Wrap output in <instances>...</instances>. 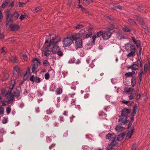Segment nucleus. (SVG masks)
Instances as JSON below:
<instances>
[{"label":"nucleus","mask_w":150,"mask_h":150,"mask_svg":"<svg viewBox=\"0 0 150 150\" xmlns=\"http://www.w3.org/2000/svg\"><path fill=\"white\" fill-rule=\"evenodd\" d=\"M125 48L127 52H130L127 55L128 57H133L135 56L136 50L133 45L128 43L125 45Z\"/></svg>","instance_id":"nucleus-1"},{"label":"nucleus","mask_w":150,"mask_h":150,"mask_svg":"<svg viewBox=\"0 0 150 150\" xmlns=\"http://www.w3.org/2000/svg\"><path fill=\"white\" fill-rule=\"evenodd\" d=\"M51 49V51L54 54H57L60 57H62L63 55V53L61 50L60 47L57 45L56 44H54Z\"/></svg>","instance_id":"nucleus-2"},{"label":"nucleus","mask_w":150,"mask_h":150,"mask_svg":"<svg viewBox=\"0 0 150 150\" xmlns=\"http://www.w3.org/2000/svg\"><path fill=\"white\" fill-rule=\"evenodd\" d=\"M33 64L32 69V72L33 73L36 74L37 72V69L38 68V64L40 63V62L39 61L38 59L36 58H34L33 59Z\"/></svg>","instance_id":"nucleus-3"},{"label":"nucleus","mask_w":150,"mask_h":150,"mask_svg":"<svg viewBox=\"0 0 150 150\" xmlns=\"http://www.w3.org/2000/svg\"><path fill=\"white\" fill-rule=\"evenodd\" d=\"M50 38L51 42L49 44V45H52L54 44H57L61 41V38L59 37H57L55 35L53 34L50 35Z\"/></svg>","instance_id":"nucleus-4"},{"label":"nucleus","mask_w":150,"mask_h":150,"mask_svg":"<svg viewBox=\"0 0 150 150\" xmlns=\"http://www.w3.org/2000/svg\"><path fill=\"white\" fill-rule=\"evenodd\" d=\"M112 34V33L110 32V30L107 28L103 32V38L104 40H107L111 37Z\"/></svg>","instance_id":"nucleus-5"},{"label":"nucleus","mask_w":150,"mask_h":150,"mask_svg":"<svg viewBox=\"0 0 150 150\" xmlns=\"http://www.w3.org/2000/svg\"><path fill=\"white\" fill-rule=\"evenodd\" d=\"M130 112V110L127 108H124L121 111V115L123 117H125V118H127Z\"/></svg>","instance_id":"nucleus-6"},{"label":"nucleus","mask_w":150,"mask_h":150,"mask_svg":"<svg viewBox=\"0 0 150 150\" xmlns=\"http://www.w3.org/2000/svg\"><path fill=\"white\" fill-rule=\"evenodd\" d=\"M127 118H125V117L120 116V118L118 120V123L119 125H127L129 122V120H127Z\"/></svg>","instance_id":"nucleus-7"},{"label":"nucleus","mask_w":150,"mask_h":150,"mask_svg":"<svg viewBox=\"0 0 150 150\" xmlns=\"http://www.w3.org/2000/svg\"><path fill=\"white\" fill-rule=\"evenodd\" d=\"M72 42L73 40L70 38L67 37L63 40V45L65 47L69 46L71 45Z\"/></svg>","instance_id":"nucleus-8"},{"label":"nucleus","mask_w":150,"mask_h":150,"mask_svg":"<svg viewBox=\"0 0 150 150\" xmlns=\"http://www.w3.org/2000/svg\"><path fill=\"white\" fill-rule=\"evenodd\" d=\"M106 138L112 141H117L115 140L116 136L113 134L108 133L106 135Z\"/></svg>","instance_id":"nucleus-9"},{"label":"nucleus","mask_w":150,"mask_h":150,"mask_svg":"<svg viewBox=\"0 0 150 150\" xmlns=\"http://www.w3.org/2000/svg\"><path fill=\"white\" fill-rule=\"evenodd\" d=\"M13 74L15 78H17L18 77L20 74V68L18 65L14 68Z\"/></svg>","instance_id":"nucleus-10"},{"label":"nucleus","mask_w":150,"mask_h":150,"mask_svg":"<svg viewBox=\"0 0 150 150\" xmlns=\"http://www.w3.org/2000/svg\"><path fill=\"white\" fill-rule=\"evenodd\" d=\"M13 16L12 14H11L9 13H8L7 14L6 18V25H8V23L10 22H13L14 21L13 18Z\"/></svg>","instance_id":"nucleus-11"},{"label":"nucleus","mask_w":150,"mask_h":150,"mask_svg":"<svg viewBox=\"0 0 150 150\" xmlns=\"http://www.w3.org/2000/svg\"><path fill=\"white\" fill-rule=\"evenodd\" d=\"M103 32L102 31H100L97 32V35H94L92 37L93 42H94L96 40V39L97 38L100 37L101 36H102L103 37Z\"/></svg>","instance_id":"nucleus-12"},{"label":"nucleus","mask_w":150,"mask_h":150,"mask_svg":"<svg viewBox=\"0 0 150 150\" xmlns=\"http://www.w3.org/2000/svg\"><path fill=\"white\" fill-rule=\"evenodd\" d=\"M117 144V141H112L110 143L108 144V146L107 147L108 150H111L112 148Z\"/></svg>","instance_id":"nucleus-13"},{"label":"nucleus","mask_w":150,"mask_h":150,"mask_svg":"<svg viewBox=\"0 0 150 150\" xmlns=\"http://www.w3.org/2000/svg\"><path fill=\"white\" fill-rule=\"evenodd\" d=\"M76 47L79 48H81L82 46V42L81 39H78L76 40L75 42Z\"/></svg>","instance_id":"nucleus-14"},{"label":"nucleus","mask_w":150,"mask_h":150,"mask_svg":"<svg viewBox=\"0 0 150 150\" xmlns=\"http://www.w3.org/2000/svg\"><path fill=\"white\" fill-rule=\"evenodd\" d=\"M131 38L133 42L136 44L137 47H141L140 42L139 40H136L135 38L134 37H131Z\"/></svg>","instance_id":"nucleus-15"},{"label":"nucleus","mask_w":150,"mask_h":150,"mask_svg":"<svg viewBox=\"0 0 150 150\" xmlns=\"http://www.w3.org/2000/svg\"><path fill=\"white\" fill-rule=\"evenodd\" d=\"M135 90L134 89L131 88H130L125 87L124 89V92L126 94L129 93L130 92H134Z\"/></svg>","instance_id":"nucleus-16"},{"label":"nucleus","mask_w":150,"mask_h":150,"mask_svg":"<svg viewBox=\"0 0 150 150\" xmlns=\"http://www.w3.org/2000/svg\"><path fill=\"white\" fill-rule=\"evenodd\" d=\"M109 27L107 28L110 31L114 29H117V26L116 24L110 23L108 25Z\"/></svg>","instance_id":"nucleus-17"},{"label":"nucleus","mask_w":150,"mask_h":150,"mask_svg":"<svg viewBox=\"0 0 150 150\" xmlns=\"http://www.w3.org/2000/svg\"><path fill=\"white\" fill-rule=\"evenodd\" d=\"M11 30L14 31L17 30L20 28V26L16 24H13L10 25Z\"/></svg>","instance_id":"nucleus-18"},{"label":"nucleus","mask_w":150,"mask_h":150,"mask_svg":"<svg viewBox=\"0 0 150 150\" xmlns=\"http://www.w3.org/2000/svg\"><path fill=\"white\" fill-rule=\"evenodd\" d=\"M129 24L135 26L136 25V23L134 20L131 18H129L128 20Z\"/></svg>","instance_id":"nucleus-19"},{"label":"nucleus","mask_w":150,"mask_h":150,"mask_svg":"<svg viewBox=\"0 0 150 150\" xmlns=\"http://www.w3.org/2000/svg\"><path fill=\"white\" fill-rule=\"evenodd\" d=\"M135 73V72L134 71H132V72H128L126 73L125 74V76L126 78L129 77H133L132 76Z\"/></svg>","instance_id":"nucleus-20"},{"label":"nucleus","mask_w":150,"mask_h":150,"mask_svg":"<svg viewBox=\"0 0 150 150\" xmlns=\"http://www.w3.org/2000/svg\"><path fill=\"white\" fill-rule=\"evenodd\" d=\"M137 17V20L139 22V23L142 26H144L145 25V23L143 21L142 19L138 16H136Z\"/></svg>","instance_id":"nucleus-21"},{"label":"nucleus","mask_w":150,"mask_h":150,"mask_svg":"<svg viewBox=\"0 0 150 150\" xmlns=\"http://www.w3.org/2000/svg\"><path fill=\"white\" fill-rule=\"evenodd\" d=\"M19 14L17 12H14L13 13V14H12V16H13V21H15L19 17Z\"/></svg>","instance_id":"nucleus-22"},{"label":"nucleus","mask_w":150,"mask_h":150,"mask_svg":"<svg viewBox=\"0 0 150 150\" xmlns=\"http://www.w3.org/2000/svg\"><path fill=\"white\" fill-rule=\"evenodd\" d=\"M62 101L64 102H67L69 100V98L67 95L63 94L62 96Z\"/></svg>","instance_id":"nucleus-23"},{"label":"nucleus","mask_w":150,"mask_h":150,"mask_svg":"<svg viewBox=\"0 0 150 150\" xmlns=\"http://www.w3.org/2000/svg\"><path fill=\"white\" fill-rule=\"evenodd\" d=\"M133 132L134 131L132 129H131L130 131H129L127 134L126 137V139L130 138L132 136V135Z\"/></svg>","instance_id":"nucleus-24"},{"label":"nucleus","mask_w":150,"mask_h":150,"mask_svg":"<svg viewBox=\"0 0 150 150\" xmlns=\"http://www.w3.org/2000/svg\"><path fill=\"white\" fill-rule=\"evenodd\" d=\"M10 61L13 63H17L18 61V58L15 56H13L11 57L10 59Z\"/></svg>","instance_id":"nucleus-25"},{"label":"nucleus","mask_w":150,"mask_h":150,"mask_svg":"<svg viewBox=\"0 0 150 150\" xmlns=\"http://www.w3.org/2000/svg\"><path fill=\"white\" fill-rule=\"evenodd\" d=\"M125 135L124 133H121L118 135L117 138V140L119 141L122 140L124 138Z\"/></svg>","instance_id":"nucleus-26"},{"label":"nucleus","mask_w":150,"mask_h":150,"mask_svg":"<svg viewBox=\"0 0 150 150\" xmlns=\"http://www.w3.org/2000/svg\"><path fill=\"white\" fill-rule=\"evenodd\" d=\"M63 91L62 88L61 87L58 88L56 90V94L57 95L61 94Z\"/></svg>","instance_id":"nucleus-27"},{"label":"nucleus","mask_w":150,"mask_h":150,"mask_svg":"<svg viewBox=\"0 0 150 150\" xmlns=\"http://www.w3.org/2000/svg\"><path fill=\"white\" fill-rule=\"evenodd\" d=\"M136 78L135 76L132 77L131 79V84L133 87H134L136 84Z\"/></svg>","instance_id":"nucleus-28"},{"label":"nucleus","mask_w":150,"mask_h":150,"mask_svg":"<svg viewBox=\"0 0 150 150\" xmlns=\"http://www.w3.org/2000/svg\"><path fill=\"white\" fill-rule=\"evenodd\" d=\"M20 95V92L19 91L16 90L13 92V95L17 98H18Z\"/></svg>","instance_id":"nucleus-29"},{"label":"nucleus","mask_w":150,"mask_h":150,"mask_svg":"<svg viewBox=\"0 0 150 150\" xmlns=\"http://www.w3.org/2000/svg\"><path fill=\"white\" fill-rule=\"evenodd\" d=\"M139 67L137 64H133L129 67V68L131 69L132 70H136L138 69Z\"/></svg>","instance_id":"nucleus-30"},{"label":"nucleus","mask_w":150,"mask_h":150,"mask_svg":"<svg viewBox=\"0 0 150 150\" xmlns=\"http://www.w3.org/2000/svg\"><path fill=\"white\" fill-rule=\"evenodd\" d=\"M51 52H52L51 51L48 50H46L43 51L44 55L46 57H48L50 55Z\"/></svg>","instance_id":"nucleus-31"},{"label":"nucleus","mask_w":150,"mask_h":150,"mask_svg":"<svg viewBox=\"0 0 150 150\" xmlns=\"http://www.w3.org/2000/svg\"><path fill=\"white\" fill-rule=\"evenodd\" d=\"M12 95L11 93V91H8L6 93L5 95V98L6 99H8L10 98V97Z\"/></svg>","instance_id":"nucleus-32"},{"label":"nucleus","mask_w":150,"mask_h":150,"mask_svg":"<svg viewBox=\"0 0 150 150\" xmlns=\"http://www.w3.org/2000/svg\"><path fill=\"white\" fill-rule=\"evenodd\" d=\"M123 128V127L117 126H116L115 129L117 131L120 132L122 130Z\"/></svg>","instance_id":"nucleus-33"},{"label":"nucleus","mask_w":150,"mask_h":150,"mask_svg":"<svg viewBox=\"0 0 150 150\" xmlns=\"http://www.w3.org/2000/svg\"><path fill=\"white\" fill-rule=\"evenodd\" d=\"M6 50L7 49L6 47H3L1 50V52L4 54H5L6 52Z\"/></svg>","instance_id":"nucleus-34"},{"label":"nucleus","mask_w":150,"mask_h":150,"mask_svg":"<svg viewBox=\"0 0 150 150\" xmlns=\"http://www.w3.org/2000/svg\"><path fill=\"white\" fill-rule=\"evenodd\" d=\"M54 111L53 108H50L46 110V112L47 114L50 115Z\"/></svg>","instance_id":"nucleus-35"},{"label":"nucleus","mask_w":150,"mask_h":150,"mask_svg":"<svg viewBox=\"0 0 150 150\" xmlns=\"http://www.w3.org/2000/svg\"><path fill=\"white\" fill-rule=\"evenodd\" d=\"M9 1V0H6L2 4L1 6L2 8H5L7 5Z\"/></svg>","instance_id":"nucleus-36"},{"label":"nucleus","mask_w":150,"mask_h":150,"mask_svg":"<svg viewBox=\"0 0 150 150\" xmlns=\"http://www.w3.org/2000/svg\"><path fill=\"white\" fill-rule=\"evenodd\" d=\"M85 32V31L83 29L81 30L79 33L78 34L79 35V37H82L81 35L84 34Z\"/></svg>","instance_id":"nucleus-37"},{"label":"nucleus","mask_w":150,"mask_h":150,"mask_svg":"<svg viewBox=\"0 0 150 150\" xmlns=\"http://www.w3.org/2000/svg\"><path fill=\"white\" fill-rule=\"evenodd\" d=\"M43 64L44 66L47 67L49 65V63L48 60H45L44 61Z\"/></svg>","instance_id":"nucleus-38"},{"label":"nucleus","mask_w":150,"mask_h":150,"mask_svg":"<svg viewBox=\"0 0 150 150\" xmlns=\"http://www.w3.org/2000/svg\"><path fill=\"white\" fill-rule=\"evenodd\" d=\"M79 37H77L76 36V35H73L71 36V37H70L71 39L73 40H77L78 39H79Z\"/></svg>","instance_id":"nucleus-39"},{"label":"nucleus","mask_w":150,"mask_h":150,"mask_svg":"<svg viewBox=\"0 0 150 150\" xmlns=\"http://www.w3.org/2000/svg\"><path fill=\"white\" fill-rule=\"evenodd\" d=\"M137 105H135L134 107V109H133V113H132V114L133 115H134L136 112H137Z\"/></svg>","instance_id":"nucleus-40"},{"label":"nucleus","mask_w":150,"mask_h":150,"mask_svg":"<svg viewBox=\"0 0 150 150\" xmlns=\"http://www.w3.org/2000/svg\"><path fill=\"white\" fill-rule=\"evenodd\" d=\"M84 26L81 24H78L75 27L76 29H79L83 28Z\"/></svg>","instance_id":"nucleus-41"},{"label":"nucleus","mask_w":150,"mask_h":150,"mask_svg":"<svg viewBox=\"0 0 150 150\" xmlns=\"http://www.w3.org/2000/svg\"><path fill=\"white\" fill-rule=\"evenodd\" d=\"M58 120L60 122H62L64 121V117L61 116L59 117Z\"/></svg>","instance_id":"nucleus-42"},{"label":"nucleus","mask_w":150,"mask_h":150,"mask_svg":"<svg viewBox=\"0 0 150 150\" xmlns=\"http://www.w3.org/2000/svg\"><path fill=\"white\" fill-rule=\"evenodd\" d=\"M41 81L40 79L37 76L35 77L34 81L37 83H39Z\"/></svg>","instance_id":"nucleus-43"},{"label":"nucleus","mask_w":150,"mask_h":150,"mask_svg":"<svg viewBox=\"0 0 150 150\" xmlns=\"http://www.w3.org/2000/svg\"><path fill=\"white\" fill-rule=\"evenodd\" d=\"M30 67H28L27 69L25 74H24V76H26L27 75H28L30 73Z\"/></svg>","instance_id":"nucleus-44"},{"label":"nucleus","mask_w":150,"mask_h":150,"mask_svg":"<svg viewBox=\"0 0 150 150\" xmlns=\"http://www.w3.org/2000/svg\"><path fill=\"white\" fill-rule=\"evenodd\" d=\"M123 30L125 32H129L131 31V30L127 26H125L123 28Z\"/></svg>","instance_id":"nucleus-45"},{"label":"nucleus","mask_w":150,"mask_h":150,"mask_svg":"<svg viewBox=\"0 0 150 150\" xmlns=\"http://www.w3.org/2000/svg\"><path fill=\"white\" fill-rule=\"evenodd\" d=\"M9 99L11 100V103H13V101L14 100V96L13 94H12L10 97Z\"/></svg>","instance_id":"nucleus-46"},{"label":"nucleus","mask_w":150,"mask_h":150,"mask_svg":"<svg viewBox=\"0 0 150 150\" xmlns=\"http://www.w3.org/2000/svg\"><path fill=\"white\" fill-rule=\"evenodd\" d=\"M55 144H52L50 146H49L50 150H55L54 146Z\"/></svg>","instance_id":"nucleus-47"},{"label":"nucleus","mask_w":150,"mask_h":150,"mask_svg":"<svg viewBox=\"0 0 150 150\" xmlns=\"http://www.w3.org/2000/svg\"><path fill=\"white\" fill-rule=\"evenodd\" d=\"M6 113L8 114H9L10 113L11 109L9 106H8L6 108Z\"/></svg>","instance_id":"nucleus-48"},{"label":"nucleus","mask_w":150,"mask_h":150,"mask_svg":"<svg viewBox=\"0 0 150 150\" xmlns=\"http://www.w3.org/2000/svg\"><path fill=\"white\" fill-rule=\"evenodd\" d=\"M35 79V77H34V75H31L30 77V80L32 82L34 81Z\"/></svg>","instance_id":"nucleus-49"},{"label":"nucleus","mask_w":150,"mask_h":150,"mask_svg":"<svg viewBox=\"0 0 150 150\" xmlns=\"http://www.w3.org/2000/svg\"><path fill=\"white\" fill-rule=\"evenodd\" d=\"M4 110L3 108L2 107H0V115L4 114Z\"/></svg>","instance_id":"nucleus-50"},{"label":"nucleus","mask_w":150,"mask_h":150,"mask_svg":"<svg viewBox=\"0 0 150 150\" xmlns=\"http://www.w3.org/2000/svg\"><path fill=\"white\" fill-rule=\"evenodd\" d=\"M26 15H23L22 14L20 16L19 19L21 21L23 20L24 18H25L26 16Z\"/></svg>","instance_id":"nucleus-51"},{"label":"nucleus","mask_w":150,"mask_h":150,"mask_svg":"<svg viewBox=\"0 0 150 150\" xmlns=\"http://www.w3.org/2000/svg\"><path fill=\"white\" fill-rule=\"evenodd\" d=\"M49 74L48 73H47L45 75V79L48 80L49 79Z\"/></svg>","instance_id":"nucleus-52"},{"label":"nucleus","mask_w":150,"mask_h":150,"mask_svg":"<svg viewBox=\"0 0 150 150\" xmlns=\"http://www.w3.org/2000/svg\"><path fill=\"white\" fill-rule=\"evenodd\" d=\"M82 11L83 12L86 13H87L88 14H89V12L87 11V9L83 7L82 8V9H81Z\"/></svg>","instance_id":"nucleus-53"},{"label":"nucleus","mask_w":150,"mask_h":150,"mask_svg":"<svg viewBox=\"0 0 150 150\" xmlns=\"http://www.w3.org/2000/svg\"><path fill=\"white\" fill-rule=\"evenodd\" d=\"M41 10V8L40 7H38L36 8L35 9V11L38 12Z\"/></svg>","instance_id":"nucleus-54"},{"label":"nucleus","mask_w":150,"mask_h":150,"mask_svg":"<svg viewBox=\"0 0 150 150\" xmlns=\"http://www.w3.org/2000/svg\"><path fill=\"white\" fill-rule=\"evenodd\" d=\"M92 34V33H90L84 36V38H88L90 37Z\"/></svg>","instance_id":"nucleus-55"},{"label":"nucleus","mask_w":150,"mask_h":150,"mask_svg":"<svg viewBox=\"0 0 150 150\" xmlns=\"http://www.w3.org/2000/svg\"><path fill=\"white\" fill-rule=\"evenodd\" d=\"M148 65L147 64H145L144 65V71L145 72H146L148 68Z\"/></svg>","instance_id":"nucleus-56"},{"label":"nucleus","mask_w":150,"mask_h":150,"mask_svg":"<svg viewBox=\"0 0 150 150\" xmlns=\"http://www.w3.org/2000/svg\"><path fill=\"white\" fill-rule=\"evenodd\" d=\"M50 117L48 116H45L44 118V121L46 122L48 121Z\"/></svg>","instance_id":"nucleus-57"},{"label":"nucleus","mask_w":150,"mask_h":150,"mask_svg":"<svg viewBox=\"0 0 150 150\" xmlns=\"http://www.w3.org/2000/svg\"><path fill=\"white\" fill-rule=\"evenodd\" d=\"M76 101V100L75 99H72L71 101V105H75Z\"/></svg>","instance_id":"nucleus-58"},{"label":"nucleus","mask_w":150,"mask_h":150,"mask_svg":"<svg viewBox=\"0 0 150 150\" xmlns=\"http://www.w3.org/2000/svg\"><path fill=\"white\" fill-rule=\"evenodd\" d=\"M3 15L1 11H0V22L3 18Z\"/></svg>","instance_id":"nucleus-59"},{"label":"nucleus","mask_w":150,"mask_h":150,"mask_svg":"<svg viewBox=\"0 0 150 150\" xmlns=\"http://www.w3.org/2000/svg\"><path fill=\"white\" fill-rule=\"evenodd\" d=\"M112 8L114 10L116 9L117 8H118L120 9H122V7L120 6L119 5L117 6L114 7Z\"/></svg>","instance_id":"nucleus-60"},{"label":"nucleus","mask_w":150,"mask_h":150,"mask_svg":"<svg viewBox=\"0 0 150 150\" xmlns=\"http://www.w3.org/2000/svg\"><path fill=\"white\" fill-rule=\"evenodd\" d=\"M91 1V0H83V3L84 4L86 3V4H88Z\"/></svg>","instance_id":"nucleus-61"},{"label":"nucleus","mask_w":150,"mask_h":150,"mask_svg":"<svg viewBox=\"0 0 150 150\" xmlns=\"http://www.w3.org/2000/svg\"><path fill=\"white\" fill-rule=\"evenodd\" d=\"M1 102L2 103V106H5L6 105V101L5 100H2Z\"/></svg>","instance_id":"nucleus-62"},{"label":"nucleus","mask_w":150,"mask_h":150,"mask_svg":"<svg viewBox=\"0 0 150 150\" xmlns=\"http://www.w3.org/2000/svg\"><path fill=\"white\" fill-rule=\"evenodd\" d=\"M146 73V72H145V71H142V70H141V72L139 74V77H142V75L144 74L145 73Z\"/></svg>","instance_id":"nucleus-63"},{"label":"nucleus","mask_w":150,"mask_h":150,"mask_svg":"<svg viewBox=\"0 0 150 150\" xmlns=\"http://www.w3.org/2000/svg\"><path fill=\"white\" fill-rule=\"evenodd\" d=\"M136 144H134L132 146V150H136Z\"/></svg>","instance_id":"nucleus-64"}]
</instances>
